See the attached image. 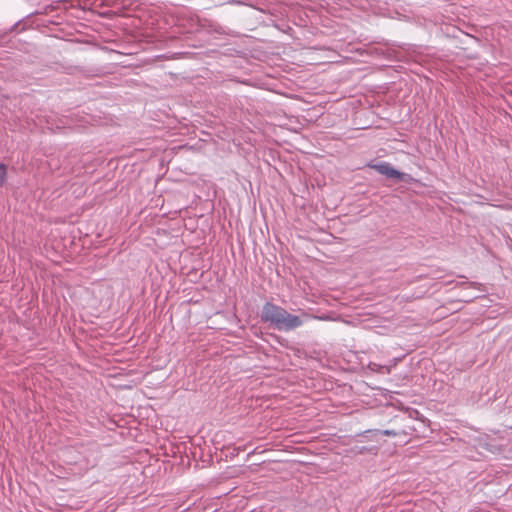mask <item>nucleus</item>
<instances>
[{
    "instance_id": "f257e3e1",
    "label": "nucleus",
    "mask_w": 512,
    "mask_h": 512,
    "mask_svg": "<svg viewBox=\"0 0 512 512\" xmlns=\"http://www.w3.org/2000/svg\"><path fill=\"white\" fill-rule=\"evenodd\" d=\"M261 320L278 331H291L303 325V319L289 313L286 309L271 302H266L261 310Z\"/></svg>"
},
{
    "instance_id": "f03ea898",
    "label": "nucleus",
    "mask_w": 512,
    "mask_h": 512,
    "mask_svg": "<svg viewBox=\"0 0 512 512\" xmlns=\"http://www.w3.org/2000/svg\"><path fill=\"white\" fill-rule=\"evenodd\" d=\"M415 420L423 421L422 415L415 409L407 410L391 420V428L383 430L374 429V431H370V433H373L375 436H411L416 432V427L414 426Z\"/></svg>"
},
{
    "instance_id": "7ed1b4c3",
    "label": "nucleus",
    "mask_w": 512,
    "mask_h": 512,
    "mask_svg": "<svg viewBox=\"0 0 512 512\" xmlns=\"http://www.w3.org/2000/svg\"><path fill=\"white\" fill-rule=\"evenodd\" d=\"M371 430L357 433L354 439V455L376 456L379 447L378 440L382 436H375Z\"/></svg>"
},
{
    "instance_id": "20e7f679",
    "label": "nucleus",
    "mask_w": 512,
    "mask_h": 512,
    "mask_svg": "<svg viewBox=\"0 0 512 512\" xmlns=\"http://www.w3.org/2000/svg\"><path fill=\"white\" fill-rule=\"evenodd\" d=\"M352 3L350 0H335L329 4V13L337 18H349Z\"/></svg>"
},
{
    "instance_id": "39448f33",
    "label": "nucleus",
    "mask_w": 512,
    "mask_h": 512,
    "mask_svg": "<svg viewBox=\"0 0 512 512\" xmlns=\"http://www.w3.org/2000/svg\"><path fill=\"white\" fill-rule=\"evenodd\" d=\"M364 54L376 57V58H391L392 52L388 49L383 48L382 46H374L369 45L366 48H354V58L356 55L360 57H364Z\"/></svg>"
},
{
    "instance_id": "423d86ee",
    "label": "nucleus",
    "mask_w": 512,
    "mask_h": 512,
    "mask_svg": "<svg viewBox=\"0 0 512 512\" xmlns=\"http://www.w3.org/2000/svg\"><path fill=\"white\" fill-rule=\"evenodd\" d=\"M375 170L387 178L401 180L403 174L392 167L388 162H381L374 166Z\"/></svg>"
},
{
    "instance_id": "0eeeda50",
    "label": "nucleus",
    "mask_w": 512,
    "mask_h": 512,
    "mask_svg": "<svg viewBox=\"0 0 512 512\" xmlns=\"http://www.w3.org/2000/svg\"><path fill=\"white\" fill-rule=\"evenodd\" d=\"M396 364H397L396 359L390 360L389 364H384V365L370 362L367 365V369L372 372H377L379 374L385 375V374H389L391 372L392 367L396 366Z\"/></svg>"
},
{
    "instance_id": "6e6552de",
    "label": "nucleus",
    "mask_w": 512,
    "mask_h": 512,
    "mask_svg": "<svg viewBox=\"0 0 512 512\" xmlns=\"http://www.w3.org/2000/svg\"><path fill=\"white\" fill-rule=\"evenodd\" d=\"M321 320H331V321H342L343 323L349 325L351 321L348 318H343L339 314L330 313L325 316L320 317Z\"/></svg>"
},
{
    "instance_id": "1a4fd4ad",
    "label": "nucleus",
    "mask_w": 512,
    "mask_h": 512,
    "mask_svg": "<svg viewBox=\"0 0 512 512\" xmlns=\"http://www.w3.org/2000/svg\"><path fill=\"white\" fill-rule=\"evenodd\" d=\"M7 176V166L3 163H0V186H2L6 180Z\"/></svg>"
},
{
    "instance_id": "9d476101",
    "label": "nucleus",
    "mask_w": 512,
    "mask_h": 512,
    "mask_svg": "<svg viewBox=\"0 0 512 512\" xmlns=\"http://www.w3.org/2000/svg\"><path fill=\"white\" fill-rule=\"evenodd\" d=\"M460 285L476 286L477 284L475 282H472V283L461 282Z\"/></svg>"
}]
</instances>
